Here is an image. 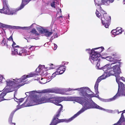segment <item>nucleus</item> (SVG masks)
<instances>
[{
	"mask_svg": "<svg viewBox=\"0 0 125 125\" xmlns=\"http://www.w3.org/2000/svg\"><path fill=\"white\" fill-rule=\"evenodd\" d=\"M62 98L57 97H49L47 96L44 95L41 97H37L36 99L30 101L27 104L28 106H30L46 102H51L62 107V105L59 103L63 101Z\"/></svg>",
	"mask_w": 125,
	"mask_h": 125,
	"instance_id": "f257e3e1",
	"label": "nucleus"
},
{
	"mask_svg": "<svg viewBox=\"0 0 125 125\" xmlns=\"http://www.w3.org/2000/svg\"><path fill=\"white\" fill-rule=\"evenodd\" d=\"M104 49L103 47H99L93 49L91 51V55L90 56L89 59L92 63H94L100 59L101 56L100 53L103 51Z\"/></svg>",
	"mask_w": 125,
	"mask_h": 125,
	"instance_id": "f03ea898",
	"label": "nucleus"
},
{
	"mask_svg": "<svg viewBox=\"0 0 125 125\" xmlns=\"http://www.w3.org/2000/svg\"><path fill=\"white\" fill-rule=\"evenodd\" d=\"M11 54L13 55L17 54L21 56H26L28 54L27 52L25 49L18 45L13 48L12 50Z\"/></svg>",
	"mask_w": 125,
	"mask_h": 125,
	"instance_id": "7ed1b4c3",
	"label": "nucleus"
},
{
	"mask_svg": "<svg viewBox=\"0 0 125 125\" xmlns=\"http://www.w3.org/2000/svg\"><path fill=\"white\" fill-rule=\"evenodd\" d=\"M78 102H81V104L83 105V107L78 112L75 114L76 117H77L85 110L90 109V103L88 100L84 99L80 101H79Z\"/></svg>",
	"mask_w": 125,
	"mask_h": 125,
	"instance_id": "20e7f679",
	"label": "nucleus"
},
{
	"mask_svg": "<svg viewBox=\"0 0 125 125\" xmlns=\"http://www.w3.org/2000/svg\"><path fill=\"white\" fill-rule=\"evenodd\" d=\"M19 79L16 78L15 80L13 79L14 81H13L10 80H7L5 81L6 83L7 86H9L10 87H14L15 88H19L20 87L24 85L25 83H22L19 84L20 83H18L17 82L18 80Z\"/></svg>",
	"mask_w": 125,
	"mask_h": 125,
	"instance_id": "39448f33",
	"label": "nucleus"
},
{
	"mask_svg": "<svg viewBox=\"0 0 125 125\" xmlns=\"http://www.w3.org/2000/svg\"><path fill=\"white\" fill-rule=\"evenodd\" d=\"M0 13H4L8 15H12L16 13L18 11L17 9L16 10L9 9V7H3V8L1 9Z\"/></svg>",
	"mask_w": 125,
	"mask_h": 125,
	"instance_id": "423d86ee",
	"label": "nucleus"
},
{
	"mask_svg": "<svg viewBox=\"0 0 125 125\" xmlns=\"http://www.w3.org/2000/svg\"><path fill=\"white\" fill-rule=\"evenodd\" d=\"M62 90L58 88H49L44 90L41 92L43 93H55L56 94H62Z\"/></svg>",
	"mask_w": 125,
	"mask_h": 125,
	"instance_id": "0eeeda50",
	"label": "nucleus"
},
{
	"mask_svg": "<svg viewBox=\"0 0 125 125\" xmlns=\"http://www.w3.org/2000/svg\"><path fill=\"white\" fill-rule=\"evenodd\" d=\"M76 117L75 116V115H74L72 117L68 119H59L58 118H57V119L58 120L54 122V123H53V124L54 125H56L58 123L64 122H65L66 123H68L72 121Z\"/></svg>",
	"mask_w": 125,
	"mask_h": 125,
	"instance_id": "6e6552de",
	"label": "nucleus"
},
{
	"mask_svg": "<svg viewBox=\"0 0 125 125\" xmlns=\"http://www.w3.org/2000/svg\"><path fill=\"white\" fill-rule=\"evenodd\" d=\"M105 13H103L101 16V20L102 23L106 22H109L111 20V18L110 16H109Z\"/></svg>",
	"mask_w": 125,
	"mask_h": 125,
	"instance_id": "1a4fd4ad",
	"label": "nucleus"
},
{
	"mask_svg": "<svg viewBox=\"0 0 125 125\" xmlns=\"http://www.w3.org/2000/svg\"><path fill=\"white\" fill-rule=\"evenodd\" d=\"M101 5H98L96 6L97 9L95 12L97 16L99 18L103 13H105V12L102 9Z\"/></svg>",
	"mask_w": 125,
	"mask_h": 125,
	"instance_id": "9d476101",
	"label": "nucleus"
},
{
	"mask_svg": "<svg viewBox=\"0 0 125 125\" xmlns=\"http://www.w3.org/2000/svg\"><path fill=\"white\" fill-rule=\"evenodd\" d=\"M34 75L33 74L31 73L28 75L26 76L25 75L23 76L21 78L18 80L17 82L18 83H21L22 82H25L27 80H25L27 78L30 77H33Z\"/></svg>",
	"mask_w": 125,
	"mask_h": 125,
	"instance_id": "9b49d317",
	"label": "nucleus"
},
{
	"mask_svg": "<svg viewBox=\"0 0 125 125\" xmlns=\"http://www.w3.org/2000/svg\"><path fill=\"white\" fill-rule=\"evenodd\" d=\"M108 75L109 76L111 75L115 76L116 77V81L117 82L119 80V79H120V77L119 75H117L116 72H115L113 70L109 71Z\"/></svg>",
	"mask_w": 125,
	"mask_h": 125,
	"instance_id": "f8f14e48",
	"label": "nucleus"
},
{
	"mask_svg": "<svg viewBox=\"0 0 125 125\" xmlns=\"http://www.w3.org/2000/svg\"><path fill=\"white\" fill-rule=\"evenodd\" d=\"M40 32L41 33H44L45 36L47 37L50 36L52 34V32L49 31L46 29H44L42 30H41Z\"/></svg>",
	"mask_w": 125,
	"mask_h": 125,
	"instance_id": "ddd939ff",
	"label": "nucleus"
},
{
	"mask_svg": "<svg viewBox=\"0 0 125 125\" xmlns=\"http://www.w3.org/2000/svg\"><path fill=\"white\" fill-rule=\"evenodd\" d=\"M91 108H96L101 110L104 109L103 108L98 105L93 101L92 103H90V109Z\"/></svg>",
	"mask_w": 125,
	"mask_h": 125,
	"instance_id": "4468645a",
	"label": "nucleus"
},
{
	"mask_svg": "<svg viewBox=\"0 0 125 125\" xmlns=\"http://www.w3.org/2000/svg\"><path fill=\"white\" fill-rule=\"evenodd\" d=\"M31 0H22V3L20 7L17 9L18 11L22 9L24 6L27 4Z\"/></svg>",
	"mask_w": 125,
	"mask_h": 125,
	"instance_id": "2eb2a0df",
	"label": "nucleus"
},
{
	"mask_svg": "<svg viewBox=\"0 0 125 125\" xmlns=\"http://www.w3.org/2000/svg\"><path fill=\"white\" fill-rule=\"evenodd\" d=\"M113 69L115 72H116L117 75H119L121 72L120 66L118 65H115L113 67Z\"/></svg>",
	"mask_w": 125,
	"mask_h": 125,
	"instance_id": "dca6fc26",
	"label": "nucleus"
},
{
	"mask_svg": "<svg viewBox=\"0 0 125 125\" xmlns=\"http://www.w3.org/2000/svg\"><path fill=\"white\" fill-rule=\"evenodd\" d=\"M13 87H10L9 86H7V87H5L4 89L3 92L6 93V94L8 93L12 92L14 90V89L15 88Z\"/></svg>",
	"mask_w": 125,
	"mask_h": 125,
	"instance_id": "f3484780",
	"label": "nucleus"
},
{
	"mask_svg": "<svg viewBox=\"0 0 125 125\" xmlns=\"http://www.w3.org/2000/svg\"><path fill=\"white\" fill-rule=\"evenodd\" d=\"M106 59L107 60L110 62H113L111 63V65L113 64H115L117 63L118 62V61H120L121 60H115L111 56H108L106 57Z\"/></svg>",
	"mask_w": 125,
	"mask_h": 125,
	"instance_id": "a211bd4d",
	"label": "nucleus"
},
{
	"mask_svg": "<svg viewBox=\"0 0 125 125\" xmlns=\"http://www.w3.org/2000/svg\"><path fill=\"white\" fill-rule=\"evenodd\" d=\"M65 70V68L64 66L62 65L57 68L56 71L59 74H61L64 72Z\"/></svg>",
	"mask_w": 125,
	"mask_h": 125,
	"instance_id": "6ab92c4d",
	"label": "nucleus"
},
{
	"mask_svg": "<svg viewBox=\"0 0 125 125\" xmlns=\"http://www.w3.org/2000/svg\"><path fill=\"white\" fill-rule=\"evenodd\" d=\"M63 108V106L61 107L58 109L57 112H56V114L55 115L54 117L53 118V120L54 121V120H55L57 118V117H59L60 115V114H61V111L62 110Z\"/></svg>",
	"mask_w": 125,
	"mask_h": 125,
	"instance_id": "aec40b11",
	"label": "nucleus"
},
{
	"mask_svg": "<svg viewBox=\"0 0 125 125\" xmlns=\"http://www.w3.org/2000/svg\"><path fill=\"white\" fill-rule=\"evenodd\" d=\"M14 114V112H12L10 114L9 118V122L10 124L11 125H12L13 124H14L13 125H15V123L12 122V118Z\"/></svg>",
	"mask_w": 125,
	"mask_h": 125,
	"instance_id": "412c9836",
	"label": "nucleus"
},
{
	"mask_svg": "<svg viewBox=\"0 0 125 125\" xmlns=\"http://www.w3.org/2000/svg\"><path fill=\"white\" fill-rule=\"evenodd\" d=\"M105 76H105L104 75H101L98 78L96 83H99V82H100L102 80L106 78Z\"/></svg>",
	"mask_w": 125,
	"mask_h": 125,
	"instance_id": "4be33fe9",
	"label": "nucleus"
},
{
	"mask_svg": "<svg viewBox=\"0 0 125 125\" xmlns=\"http://www.w3.org/2000/svg\"><path fill=\"white\" fill-rule=\"evenodd\" d=\"M94 1L96 6L98 5H101L103 4L102 0H95Z\"/></svg>",
	"mask_w": 125,
	"mask_h": 125,
	"instance_id": "5701e85b",
	"label": "nucleus"
},
{
	"mask_svg": "<svg viewBox=\"0 0 125 125\" xmlns=\"http://www.w3.org/2000/svg\"><path fill=\"white\" fill-rule=\"evenodd\" d=\"M99 85V83H95L94 88L95 89V92L96 93V94H98L99 93L98 91V86Z\"/></svg>",
	"mask_w": 125,
	"mask_h": 125,
	"instance_id": "b1692460",
	"label": "nucleus"
},
{
	"mask_svg": "<svg viewBox=\"0 0 125 125\" xmlns=\"http://www.w3.org/2000/svg\"><path fill=\"white\" fill-rule=\"evenodd\" d=\"M3 7H9V5L8 0H2Z\"/></svg>",
	"mask_w": 125,
	"mask_h": 125,
	"instance_id": "393cba45",
	"label": "nucleus"
},
{
	"mask_svg": "<svg viewBox=\"0 0 125 125\" xmlns=\"http://www.w3.org/2000/svg\"><path fill=\"white\" fill-rule=\"evenodd\" d=\"M116 98V97L115 96H114L113 97L111 98L105 99L104 100V101L106 102H111L115 100V99Z\"/></svg>",
	"mask_w": 125,
	"mask_h": 125,
	"instance_id": "a878e982",
	"label": "nucleus"
},
{
	"mask_svg": "<svg viewBox=\"0 0 125 125\" xmlns=\"http://www.w3.org/2000/svg\"><path fill=\"white\" fill-rule=\"evenodd\" d=\"M43 67V66L40 65L38 67L36 70L35 71L38 72V73H40L41 71L42 70V67Z\"/></svg>",
	"mask_w": 125,
	"mask_h": 125,
	"instance_id": "bb28decb",
	"label": "nucleus"
},
{
	"mask_svg": "<svg viewBox=\"0 0 125 125\" xmlns=\"http://www.w3.org/2000/svg\"><path fill=\"white\" fill-rule=\"evenodd\" d=\"M6 39L5 38H3L2 41L0 42V45L1 46H3L6 45Z\"/></svg>",
	"mask_w": 125,
	"mask_h": 125,
	"instance_id": "cd10ccee",
	"label": "nucleus"
},
{
	"mask_svg": "<svg viewBox=\"0 0 125 125\" xmlns=\"http://www.w3.org/2000/svg\"><path fill=\"white\" fill-rule=\"evenodd\" d=\"M30 32L31 33L35 34L36 35L38 36L39 35L35 29H33Z\"/></svg>",
	"mask_w": 125,
	"mask_h": 125,
	"instance_id": "c85d7f7f",
	"label": "nucleus"
},
{
	"mask_svg": "<svg viewBox=\"0 0 125 125\" xmlns=\"http://www.w3.org/2000/svg\"><path fill=\"white\" fill-rule=\"evenodd\" d=\"M124 117H121L119 120L116 123L114 124L113 125H117L120 123H121V121H124Z\"/></svg>",
	"mask_w": 125,
	"mask_h": 125,
	"instance_id": "c756f323",
	"label": "nucleus"
},
{
	"mask_svg": "<svg viewBox=\"0 0 125 125\" xmlns=\"http://www.w3.org/2000/svg\"><path fill=\"white\" fill-rule=\"evenodd\" d=\"M78 90V89H73L71 88H69L65 89L64 90V92H69L72 90Z\"/></svg>",
	"mask_w": 125,
	"mask_h": 125,
	"instance_id": "7c9ffc66",
	"label": "nucleus"
},
{
	"mask_svg": "<svg viewBox=\"0 0 125 125\" xmlns=\"http://www.w3.org/2000/svg\"><path fill=\"white\" fill-rule=\"evenodd\" d=\"M109 66V64H106L103 67L104 71H107V70L110 69L109 67L108 66Z\"/></svg>",
	"mask_w": 125,
	"mask_h": 125,
	"instance_id": "2f4dec72",
	"label": "nucleus"
},
{
	"mask_svg": "<svg viewBox=\"0 0 125 125\" xmlns=\"http://www.w3.org/2000/svg\"><path fill=\"white\" fill-rule=\"evenodd\" d=\"M109 22H104L102 23L103 25H104V26L106 28H108L109 25L110 24L109 23Z\"/></svg>",
	"mask_w": 125,
	"mask_h": 125,
	"instance_id": "473e14b6",
	"label": "nucleus"
},
{
	"mask_svg": "<svg viewBox=\"0 0 125 125\" xmlns=\"http://www.w3.org/2000/svg\"><path fill=\"white\" fill-rule=\"evenodd\" d=\"M29 28V27H21L19 26H16L15 29H21L24 30L25 29H27Z\"/></svg>",
	"mask_w": 125,
	"mask_h": 125,
	"instance_id": "72a5a7b5",
	"label": "nucleus"
},
{
	"mask_svg": "<svg viewBox=\"0 0 125 125\" xmlns=\"http://www.w3.org/2000/svg\"><path fill=\"white\" fill-rule=\"evenodd\" d=\"M6 94V93L3 91L0 94V97L1 98L3 99H5L4 98V97Z\"/></svg>",
	"mask_w": 125,
	"mask_h": 125,
	"instance_id": "f704fd0d",
	"label": "nucleus"
},
{
	"mask_svg": "<svg viewBox=\"0 0 125 125\" xmlns=\"http://www.w3.org/2000/svg\"><path fill=\"white\" fill-rule=\"evenodd\" d=\"M59 74L57 71L54 73L52 75L51 77L53 78L55 77L57 75Z\"/></svg>",
	"mask_w": 125,
	"mask_h": 125,
	"instance_id": "c9c22d12",
	"label": "nucleus"
},
{
	"mask_svg": "<svg viewBox=\"0 0 125 125\" xmlns=\"http://www.w3.org/2000/svg\"><path fill=\"white\" fill-rule=\"evenodd\" d=\"M118 87H122L123 86H124V84L122 82H119L118 83Z\"/></svg>",
	"mask_w": 125,
	"mask_h": 125,
	"instance_id": "e433bc0d",
	"label": "nucleus"
},
{
	"mask_svg": "<svg viewBox=\"0 0 125 125\" xmlns=\"http://www.w3.org/2000/svg\"><path fill=\"white\" fill-rule=\"evenodd\" d=\"M55 2L54 1H53L51 3V6L52 7L54 8H55Z\"/></svg>",
	"mask_w": 125,
	"mask_h": 125,
	"instance_id": "4c0bfd02",
	"label": "nucleus"
},
{
	"mask_svg": "<svg viewBox=\"0 0 125 125\" xmlns=\"http://www.w3.org/2000/svg\"><path fill=\"white\" fill-rule=\"evenodd\" d=\"M116 29L113 30L111 31V33L113 35L115 36L116 35Z\"/></svg>",
	"mask_w": 125,
	"mask_h": 125,
	"instance_id": "58836bf2",
	"label": "nucleus"
},
{
	"mask_svg": "<svg viewBox=\"0 0 125 125\" xmlns=\"http://www.w3.org/2000/svg\"><path fill=\"white\" fill-rule=\"evenodd\" d=\"M35 46H32L29 47V49L31 51L34 50L35 49Z\"/></svg>",
	"mask_w": 125,
	"mask_h": 125,
	"instance_id": "ea45409f",
	"label": "nucleus"
},
{
	"mask_svg": "<svg viewBox=\"0 0 125 125\" xmlns=\"http://www.w3.org/2000/svg\"><path fill=\"white\" fill-rule=\"evenodd\" d=\"M95 63H97L96 64L97 66L98 67H99L100 65V59L98 60L97 62H96ZM98 68H99V67H98Z\"/></svg>",
	"mask_w": 125,
	"mask_h": 125,
	"instance_id": "a19ab883",
	"label": "nucleus"
},
{
	"mask_svg": "<svg viewBox=\"0 0 125 125\" xmlns=\"http://www.w3.org/2000/svg\"><path fill=\"white\" fill-rule=\"evenodd\" d=\"M102 2L103 3V4H104L105 5H107V0H102Z\"/></svg>",
	"mask_w": 125,
	"mask_h": 125,
	"instance_id": "79ce46f5",
	"label": "nucleus"
},
{
	"mask_svg": "<svg viewBox=\"0 0 125 125\" xmlns=\"http://www.w3.org/2000/svg\"><path fill=\"white\" fill-rule=\"evenodd\" d=\"M8 39L9 41H13V39L12 38V35H11L10 37Z\"/></svg>",
	"mask_w": 125,
	"mask_h": 125,
	"instance_id": "37998d69",
	"label": "nucleus"
},
{
	"mask_svg": "<svg viewBox=\"0 0 125 125\" xmlns=\"http://www.w3.org/2000/svg\"><path fill=\"white\" fill-rule=\"evenodd\" d=\"M114 0H107V4H108V3H112L114 1Z\"/></svg>",
	"mask_w": 125,
	"mask_h": 125,
	"instance_id": "c03bdc74",
	"label": "nucleus"
},
{
	"mask_svg": "<svg viewBox=\"0 0 125 125\" xmlns=\"http://www.w3.org/2000/svg\"><path fill=\"white\" fill-rule=\"evenodd\" d=\"M53 119L52 120V122H51V124L50 125H54L53 124V122L54 123V122H55V121H58V120L57 119H56V120H53Z\"/></svg>",
	"mask_w": 125,
	"mask_h": 125,
	"instance_id": "a18cd8bd",
	"label": "nucleus"
},
{
	"mask_svg": "<svg viewBox=\"0 0 125 125\" xmlns=\"http://www.w3.org/2000/svg\"><path fill=\"white\" fill-rule=\"evenodd\" d=\"M10 27H11V26L10 25H6L5 28L6 29H10Z\"/></svg>",
	"mask_w": 125,
	"mask_h": 125,
	"instance_id": "49530a36",
	"label": "nucleus"
},
{
	"mask_svg": "<svg viewBox=\"0 0 125 125\" xmlns=\"http://www.w3.org/2000/svg\"><path fill=\"white\" fill-rule=\"evenodd\" d=\"M89 96L90 97H96V96L94 94V93H93V94H89Z\"/></svg>",
	"mask_w": 125,
	"mask_h": 125,
	"instance_id": "de8ad7c7",
	"label": "nucleus"
},
{
	"mask_svg": "<svg viewBox=\"0 0 125 125\" xmlns=\"http://www.w3.org/2000/svg\"><path fill=\"white\" fill-rule=\"evenodd\" d=\"M24 100L23 98H21L19 99L18 100L20 103L22 102Z\"/></svg>",
	"mask_w": 125,
	"mask_h": 125,
	"instance_id": "09e8293b",
	"label": "nucleus"
},
{
	"mask_svg": "<svg viewBox=\"0 0 125 125\" xmlns=\"http://www.w3.org/2000/svg\"><path fill=\"white\" fill-rule=\"evenodd\" d=\"M54 50H56L57 47V45L55 44L54 43Z\"/></svg>",
	"mask_w": 125,
	"mask_h": 125,
	"instance_id": "8fccbe9b",
	"label": "nucleus"
},
{
	"mask_svg": "<svg viewBox=\"0 0 125 125\" xmlns=\"http://www.w3.org/2000/svg\"><path fill=\"white\" fill-rule=\"evenodd\" d=\"M12 42H13V43L12 45V46L13 47V48H14V47L15 46H15L16 44L13 41Z\"/></svg>",
	"mask_w": 125,
	"mask_h": 125,
	"instance_id": "3c124183",
	"label": "nucleus"
},
{
	"mask_svg": "<svg viewBox=\"0 0 125 125\" xmlns=\"http://www.w3.org/2000/svg\"><path fill=\"white\" fill-rule=\"evenodd\" d=\"M121 79L123 81L125 82V78L123 77H122L121 78Z\"/></svg>",
	"mask_w": 125,
	"mask_h": 125,
	"instance_id": "603ef678",
	"label": "nucleus"
},
{
	"mask_svg": "<svg viewBox=\"0 0 125 125\" xmlns=\"http://www.w3.org/2000/svg\"><path fill=\"white\" fill-rule=\"evenodd\" d=\"M83 99V98L82 97H78L77 98V99L78 100V101H79V100H82Z\"/></svg>",
	"mask_w": 125,
	"mask_h": 125,
	"instance_id": "864d4df0",
	"label": "nucleus"
},
{
	"mask_svg": "<svg viewBox=\"0 0 125 125\" xmlns=\"http://www.w3.org/2000/svg\"><path fill=\"white\" fill-rule=\"evenodd\" d=\"M11 26V27H10V28L15 29V28H16V26Z\"/></svg>",
	"mask_w": 125,
	"mask_h": 125,
	"instance_id": "5fc2aeb1",
	"label": "nucleus"
},
{
	"mask_svg": "<svg viewBox=\"0 0 125 125\" xmlns=\"http://www.w3.org/2000/svg\"><path fill=\"white\" fill-rule=\"evenodd\" d=\"M120 32H119L118 31H116V33L115 34H116V35H118L120 34Z\"/></svg>",
	"mask_w": 125,
	"mask_h": 125,
	"instance_id": "6e6d98bb",
	"label": "nucleus"
},
{
	"mask_svg": "<svg viewBox=\"0 0 125 125\" xmlns=\"http://www.w3.org/2000/svg\"><path fill=\"white\" fill-rule=\"evenodd\" d=\"M121 29V28H120V27H117L116 28V30L117 31H118L119 30H120V29Z\"/></svg>",
	"mask_w": 125,
	"mask_h": 125,
	"instance_id": "4d7b16f0",
	"label": "nucleus"
},
{
	"mask_svg": "<svg viewBox=\"0 0 125 125\" xmlns=\"http://www.w3.org/2000/svg\"><path fill=\"white\" fill-rule=\"evenodd\" d=\"M6 25L2 24L1 25V26H2V27H3V28H5V26Z\"/></svg>",
	"mask_w": 125,
	"mask_h": 125,
	"instance_id": "13d9d810",
	"label": "nucleus"
},
{
	"mask_svg": "<svg viewBox=\"0 0 125 125\" xmlns=\"http://www.w3.org/2000/svg\"><path fill=\"white\" fill-rule=\"evenodd\" d=\"M62 18V16H60L59 17H57V19H60V18Z\"/></svg>",
	"mask_w": 125,
	"mask_h": 125,
	"instance_id": "bf43d9fd",
	"label": "nucleus"
},
{
	"mask_svg": "<svg viewBox=\"0 0 125 125\" xmlns=\"http://www.w3.org/2000/svg\"><path fill=\"white\" fill-rule=\"evenodd\" d=\"M112 55L114 56H116L117 55V54L116 53H115L112 54Z\"/></svg>",
	"mask_w": 125,
	"mask_h": 125,
	"instance_id": "052dcab7",
	"label": "nucleus"
},
{
	"mask_svg": "<svg viewBox=\"0 0 125 125\" xmlns=\"http://www.w3.org/2000/svg\"><path fill=\"white\" fill-rule=\"evenodd\" d=\"M118 31L119 32H120V34L122 32V29H120V30H119Z\"/></svg>",
	"mask_w": 125,
	"mask_h": 125,
	"instance_id": "680f3d73",
	"label": "nucleus"
},
{
	"mask_svg": "<svg viewBox=\"0 0 125 125\" xmlns=\"http://www.w3.org/2000/svg\"><path fill=\"white\" fill-rule=\"evenodd\" d=\"M5 100V99H2L0 97V102H1L2 101L4 100Z\"/></svg>",
	"mask_w": 125,
	"mask_h": 125,
	"instance_id": "e2e57ef3",
	"label": "nucleus"
},
{
	"mask_svg": "<svg viewBox=\"0 0 125 125\" xmlns=\"http://www.w3.org/2000/svg\"><path fill=\"white\" fill-rule=\"evenodd\" d=\"M85 89V87H81L80 88V89Z\"/></svg>",
	"mask_w": 125,
	"mask_h": 125,
	"instance_id": "0e129e2a",
	"label": "nucleus"
},
{
	"mask_svg": "<svg viewBox=\"0 0 125 125\" xmlns=\"http://www.w3.org/2000/svg\"><path fill=\"white\" fill-rule=\"evenodd\" d=\"M123 113H122L121 114V117H124V115H123Z\"/></svg>",
	"mask_w": 125,
	"mask_h": 125,
	"instance_id": "69168bd1",
	"label": "nucleus"
},
{
	"mask_svg": "<svg viewBox=\"0 0 125 125\" xmlns=\"http://www.w3.org/2000/svg\"><path fill=\"white\" fill-rule=\"evenodd\" d=\"M59 10L60 11V12L61 13L62 12L61 9H59Z\"/></svg>",
	"mask_w": 125,
	"mask_h": 125,
	"instance_id": "338daca9",
	"label": "nucleus"
},
{
	"mask_svg": "<svg viewBox=\"0 0 125 125\" xmlns=\"http://www.w3.org/2000/svg\"><path fill=\"white\" fill-rule=\"evenodd\" d=\"M123 4H125V0H123Z\"/></svg>",
	"mask_w": 125,
	"mask_h": 125,
	"instance_id": "774afa93",
	"label": "nucleus"
}]
</instances>
